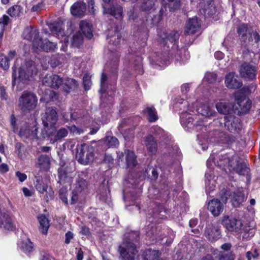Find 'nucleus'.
Listing matches in <instances>:
<instances>
[{
	"label": "nucleus",
	"instance_id": "f257e3e1",
	"mask_svg": "<svg viewBox=\"0 0 260 260\" xmlns=\"http://www.w3.org/2000/svg\"><path fill=\"white\" fill-rule=\"evenodd\" d=\"M194 103L182 99H178L174 106L176 110H179L180 121L186 131L194 130L197 132L207 130V126L196 114Z\"/></svg>",
	"mask_w": 260,
	"mask_h": 260
},
{
	"label": "nucleus",
	"instance_id": "f03ea898",
	"mask_svg": "<svg viewBox=\"0 0 260 260\" xmlns=\"http://www.w3.org/2000/svg\"><path fill=\"white\" fill-rule=\"evenodd\" d=\"M168 212L160 204H156L151 211H149L147 222L149 223L145 226L144 230L147 236L152 241L160 242L164 239L165 232L161 227L156 225V223L158 219L166 218Z\"/></svg>",
	"mask_w": 260,
	"mask_h": 260
},
{
	"label": "nucleus",
	"instance_id": "7ed1b4c3",
	"mask_svg": "<svg viewBox=\"0 0 260 260\" xmlns=\"http://www.w3.org/2000/svg\"><path fill=\"white\" fill-rule=\"evenodd\" d=\"M18 62L19 59H17L13 67L12 84L13 86H17L18 90H21L25 86L27 82L37 73L38 70L32 60L26 61L17 69L16 63Z\"/></svg>",
	"mask_w": 260,
	"mask_h": 260
},
{
	"label": "nucleus",
	"instance_id": "20e7f679",
	"mask_svg": "<svg viewBox=\"0 0 260 260\" xmlns=\"http://www.w3.org/2000/svg\"><path fill=\"white\" fill-rule=\"evenodd\" d=\"M139 239L138 231L125 234L122 245L119 246V251L123 259L135 260L137 257L138 251L134 242L138 241Z\"/></svg>",
	"mask_w": 260,
	"mask_h": 260
},
{
	"label": "nucleus",
	"instance_id": "39448f33",
	"mask_svg": "<svg viewBox=\"0 0 260 260\" xmlns=\"http://www.w3.org/2000/svg\"><path fill=\"white\" fill-rule=\"evenodd\" d=\"M217 165L226 173L233 171L242 175L244 172V164L242 158L235 155L231 157L229 154H221L217 161Z\"/></svg>",
	"mask_w": 260,
	"mask_h": 260
},
{
	"label": "nucleus",
	"instance_id": "423d86ee",
	"mask_svg": "<svg viewBox=\"0 0 260 260\" xmlns=\"http://www.w3.org/2000/svg\"><path fill=\"white\" fill-rule=\"evenodd\" d=\"M42 119L44 125L42 136L44 139L49 137L54 130V126L58 119L56 111L52 107L47 108Z\"/></svg>",
	"mask_w": 260,
	"mask_h": 260
},
{
	"label": "nucleus",
	"instance_id": "0eeeda50",
	"mask_svg": "<svg viewBox=\"0 0 260 260\" xmlns=\"http://www.w3.org/2000/svg\"><path fill=\"white\" fill-rule=\"evenodd\" d=\"M38 104L36 95L30 91L25 90L18 99V107L24 112L34 110Z\"/></svg>",
	"mask_w": 260,
	"mask_h": 260
},
{
	"label": "nucleus",
	"instance_id": "6e6552de",
	"mask_svg": "<svg viewBox=\"0 0 260 260\" xmlns=\"http://www.w3.org/2000/svg\"><path fill=\"white\" fill-rule=\"evenodd\" d=\"M76 157L78 161L86 165L92 162L94 159V149L92 146L82 144L77 148Z\"/></svg>",
	"mask_w": 260,
	"mask_h": 260
},
{
	"label": "nucleus",
	"instance_id": "1a4fd4ad",
	"mask_svg": "<svg viewBox=\"0 0 260 260\" xmlns=\"http://www.w3.org/2000/svg\"><path fill=\"white\" fill-rule=\"evenodd\" d=\"M255 54L253 51L249 50L246 52L245 51V59L246 61H250L251 63H246L245 62V80H253L255 79L257 73V67L254 64L253 57Z\"/></svg>",
	"mask_w": 260,
	"mask_h": 260
},
{
	"label": "nucleus",
	"instance_id": "9d476101",
	"mask_svg": "<svg viewBox=\"0 0 260 260\" xmlns=\"http://www.w3.org/2000/svg\"><path fill=\"white\" fill-rule=\"evenodd\" d=\"M107 77L103 73L101 79V88L100 92L101 95V100L103 103L107 104L111 103L112 101V94L115 90L114 85H110L108 87L107 85Z\"/></svg>",
	"mask_w": 260,
	"mask_h": 260
},
{
	"label": "nucleus",
	"instance_id": "9b49d317",
	"mask_svg": "<svg viewBox=\"0 0 260 260\" xmlns=\"http://www.w3.org/2000/svg\"><path fill=\"white\" fill-rule=\"evenodd\" d=\"M244 65L241 64L240 68V74L239 76L234 72H230L227 74L225 78V84L230 89H236L240 88L242 86L243 82L242 78L244 76L243 70Z\"/></svg>",
	"mask_w": 260,
	"mask_h": 260
},
{
	"label": "nucleus",
	"instance_id": "f8f14e48",
	"mask_svg": "<svg viewBox=\"0 0 260 260\" xmlns=\"http://www.w3.org/2000/svg\"><path fill=\"white\" fill-rule=\"evenodd\" d=\"M158 33V42L160 43L166 45L167 42L169 41L172 43H174L173 47L177 48V46L175 45V42L179 39L180 34L177 31H172L169 34H167L165 30H159Z\"/></svg>",
	"mask_w": 260,
	"mask_h": 260
},
{
	"label": "nucleus",
	"instance_id": "ddd939ff",
	"mask_svg": "<svg viewBox=\"0 0 260 260\" xmlns=\"http://www.w3.org/2000/svg\"><path fill=\"white\" fill-rule=\"evenodd\" d=\"M75 175L74 168L62 166L58 169V177L60 183L72 182Z\"/></svg>",
	"mask_w": 260,
	"mask_h": 260
},
{
	"label": "nucleus",
	"instance_id": "4468645a",
	"mask_svg": "<svg viewBox=\"0 0 260 260\" xmlns=\"http://www.w3.org/2000/svg\"><path fill=\"white\" fill-rule=\"evenodd\" d=\"M221 223L223 226L230 232H238L242 225L240 220L229 216H224Z\"/></svg>",
	"mask_w": 260,
	"mask_h": 260
},
{
	"label": "nucleus",
	"instance_id": "2eb2a0df",
	"mask_svg": "<svg viewBox=\"0 0 260 260\" xmlns=\"http://www.w3.org/2000/svg\"><path fill=\"white\" fill-rule=\"evenodd\" d=\"M205 236L211 242H215L221 237L220 227L217 223L208 224L205 230Z\"/></svg>",
	"mask_w": 260,
	"mask_h": 260
},
{
	"label": "nucleus",
	"instance_id": "dca6fc26",
	"mask_svg": "<svg viewBox=\"0 0 260 260\" xmlns=\"http://www.w3.org/2000/svg\"><path fill=\"white\" fill-rule=\"evenodd\" d=\"M64 80L60 76L55 74H47L43 79V85L54 89H58L62 86Z\"/></svg>",
	"mask_w": 260,
	"mask_h": 260
},
{
	"label": "nucleus",
	"instance_id": "f3484780",
	"mask_svg": "<svg viewBox=\"0 0 260 260\" xmlns=\"http://www.w3.org/2000/svg\"><path fill=\"white\" fill-rule=\"evenodd\" d=\"M224 126L232 133H238L241 128V124L238 118L233 115L224 116Z\"/></svg>",
	"mask_w": 260,
	"mask_h": 260
},
{
	"label": "nucleus",
	"instance_id": "a211bd4d",
	"mask_svg": "<svg viewBox=\"0 0 260 260\" xmlns=\"http://www.w3.org/2000/svg\"><path fill=\"white\" fill-rule=\"evenodd\" d=\"M201 27V21L197 17L194 16L188 19L186 24L185 34L190 35L198 32Z\"/></svg>",
	"mask_w": 260,
	"mask_h": 260
},
{
	"label": "nucleus",
	"instance_id": "6ab92c4d",
	"mask_svg": "<svg viewBox=\"0 0 260 260\" xmlns=\"http://www.w3.org/2000/svg\"><path fill=\"white\" fill-rule=\"evenodd\" d=\"M151 63L164 68L170 63L169 57L164 53H154L149 57Z\"/></svg>",
	"mask_w": 260,
	"mask_h": 260
},
{
	"label": "nucleus",
	"instance_id": "aec40b11",
	"mask_svg": "<svg viewBox=\"0 0 260 260\" xmlns=\"http://www.w3.org/2000/svg\"><path fill=\"white\" fill-rule=\"evenodd\" d=\"M41 42H38L35 41L34 43V49L36 52L41 50L46 52L54 51L56 48V44L55 43L45 40H43L41 39Z\"/></svg>",
	"mask_w": 260,
	"mask_h": 260
},
{
	"label": "nucleus",
	"instance_id": "412c9836",
	"mask_svg": "<svg viewBox=\"0 0 260 260\" xmlns=\"http://www.w3.org/2000/svg\"><path fill=\"white\" fill-rule=\"evenodd\" d=\"M141 189L139 188V191L135 192L134 191L128 192L126 189L123 191V199L125 202H130L129 206H135L138 210L140 209V206L137 201L139 199Z\"/></svg>",
	"mask_w": 260,
	"mask_h": 260
},
{
	"label": "nucleus",
	"instance_id": "4be33fe9",
	"mask_svg": "<svg viewBox=\"0 0 260 260\" xmlns=\"http://www.w3.org/2000/svg\"><path fill=\"white\" fill-rule=\"evenodd\" d=\"M38 128L36 125L31 126L25 125L22 127L19 132V136L23 140L30 139H38L37 136Z\"/></svg>",
	"mask_w": 260,
	"mask_h": 260
},
{
	"label": "nucleus",
	"instance_id": "5701e85b",
	"mask_svg": "<svg viewBox=\"0 0 260 260\" xmlns=\"http://www.w3.org/2000/svg\"><path fill=\"white\" fill-rule=\"evenodd\" d=\"M199 7L200 13L205 16L207 15L210 17L212 16L216 11L214 2L212 0L207 1L206 2L204 1L201 2L199 3Z\"/></svg>",
	"mask_w": 260,
	"mask_h": 260
},
{
	"label": "nucleus",
	"instance_id": "b1692460",
	"mask_svg": "<svg viewBox=\"0 0 260 260\" xmlns=\"http://www.w3.org/2000/svg\"><path fill=\"white\" fill-rule=\"evenodd\" d=\"M170 192L167 190L164 191H160L158 188L151 187L148 189V197L150 199H156L161 201H166L169 198Z\"/></svg>",
	"mask_w": 260,
	"mask_h": 260
},
{
	"label": "nucleus",
	"instance_id": "393cba45",
	"mask_svg": "<svg viewBox=\"0 0 260 260\" xmlns=\"http://www.w3.org/2000/svg\"><path fill=\"white\" fill-rule=\"evenodd\" d=\"M0 228L7 231L15 229L14 219L12 216L7 213H4L0 216Z\"/></svg>",
	"mask_w": 260,
	"mask_h": 260
},
{
	"label": "nucleus",
	"instance_id": "a878e982",
	"mask_svg": "<svg viewBox=\"0 0 260 260\" xmlns=\"http://www.w3.org/2000/svg\"><path fill=\"white\" fill-rule=\"evenodd\" d=\"M205 177L206 192L207 194L210 195L216 187V181L214 179L215 176L212 171L210 170L209 172L206 173Z\"/></svg>",
	"mask_w": 260,
	"mask_h": 260
},
{
	"label": "nucleus",
	"instance_id": "bb28decb",
	"mask_svg": "<svg viewBox=\"0 0 260 260\" xmlns=\"http://www.w3.org/2000/svg\"><path fill=\"white\" fill-rule=\"evenodd\" d=\"M131 120L129 119H123L119 123L118 128L119 132L126 138H129L133 136L134 129L133 127L126 128L128 126Z\"/></svg>",
	"mask_w": 260,
	"mask_h": 260
},
{
	"label": "nucleus",
	"instance_id": "cd10ccee",
	"mask_svg": "<svg viewBox=\"0 0 260 260\" xmlns=\"http://www.w3.org/2000/svg\"><path fill=\"white\" fill-rule=\"evenodd\" d=\"M208 210L214 216H219L223 210V205L218 199H213L208 203Z\"/></svg>",
	"mask_w": 260,
	"mask_h": 260
},
{
	"label": "nucleus",
	"instance_id": "c85d7f7f",
	"mask_svg": "<svg viewBox=\"0 0 260 260\" xmlns=\"http://www.w3.org/2000/svg\"><path fill=\"white\" fill-rule=\"evenodd\" d=\"M87 173L85 171L78 172L76 178V182L74 189L81 192L87 187V183L86 181Z\"/></svg>",
	"mask_w": 260,
	"mask_h": 260
},
{
	"label": "nucleus",
	"instance_id": "c756f323",
	"mask_svg": "<svg viewBox=\"0 0 260 260\" xmlns=\"http://www.w3.org/2000/svg\"><path fill=\"white\" fill-rule=\"evenodd\" d=\"M150 132L155 136L156 139H158L161 142L165 143H167L171 139L168 133L157 125L151 127Z\"/></svg>",
	"mask_w": 260,
	"mask_h": 260
},
{
	"label": "nucleus",
	"instance_id": "7c9ffc66",
	"mask_svg": "<svg viewBox=\"0 0 260 260\" xmlns=\"http://www.w3.org/2000/svg\"><path fill=\"white\" fill-rule=\"evenodd\" d=\"M36 167L41 171H47L50 167V157L46 154H42L37 159Z\"/></svg>",
	"mask_w": 260,
	"mask_h": 260
},
{
	"label": "nucleus",
	"instance_id": "2f4dec72",
	"mask_svg": "<svg viewBox=\"0 0 260 260\" xmlns=\"http://www.w3.org/2000/svg\"><path fill=\"white\" fill-rule=\"evenodd\" d=\"M23 37L24 39L32 41V45L35 41L41 42V39L39 38V32L38 30L31 27H26L23 32Z\"/></svg>",
	"mask_w": 260,
	"mask_h": 260
},
{
	"label": "nucleus",
	"instance_id": "473e14b6",
	"mask_svg": "<svg viewBox=\"0 0 260 260\" xmlns=\"http://www.w3.org/2000/svg\"><path fill=\"white\" fill-rule=\"evenodd\" d=\"M107 40H110L109 42L115 45L119 44L121 39V35L119 33V28L117 26L114 28L109 29L107 35Z\"/></svg>",
	"mask_w": 260,
	"mask_h": 260
},
{
	"label": "nucleus",
	"instance_id": "72a5a7b5",
	"mask_svg": "<svg viewBox=\"0 0 260 260\" xmlns=\"http://www.w3.org/2000/svg\"><path fill=\"white\" fill-rule=\"evenodd\" d=\"M86 9V6L85 3L83 2H78L75 3L71 8V14L76 16H83Z\"/></svg>",
	"mask_w": 260,
	"mask_h": 260
},
{
	"label": "nucleus",
	"instance_id": "f704fd0d",
	"mask_svg": "<svg viewBox=\"0 0 260 260\" xmlns=\"http://www.w3.org/2000/svg\"><path fill=\"white\" fill-rule=\"evenodd\" d=\"M104 13L109 14L114 17L116 19L121 20L123 18V9L120 5L113 6L110 9H106L103 6Z\"/></svg>",
	"mask_w": 260,
	"mask_h": 260
},
{
	"label": "nucleus",
	"instance_id": "c9c22d12",
	"mask_svg": "<svg viewBox=\"0 0 260 260\" xmlns=\"http://www.w3.org/2000/svg\"><path fill=\"white\" fill-rule=\"evenodd\" d=\"M196 111L198 114L208 117L213 116L216 114L214 109L211 107L207 103L201 105L200 107L197 109Z\"/></svg>",
	"mask_w": 260,
	"mask_h": 260
},
{
	"label": "nucleus",
	"instance_id": "e433bc0d",
	"mask_svg": "<svg viewBox=\"0 0 260 260\" xmlns=\"http://www.w3.org/2000/svg\"><path fill=\"white\" fill-rule=\"evenodd\" d=\"M232 204L235 207H239L244 202V193L242 188L238 189L233 192L231 197Z\"/></svg>",
	"mask_w": 260,
	"mask_h": 260
},
{
	"label": "nucleus",
	"instance_id": "4c0bfd02",
	"mask_svg": "<svg viewBox=\"0 0 260 260\" xmlns=\"http://www.w3.org/2000/svg\"><path fill=\"white\" fill-rule=\"evenodd\" d=\"M36 189L41 193H44L46 192L48 195L46 196V199L48 200L49 198H52L53 196L54 192L52 188L48 189V185L45 184L42 181L38 180L35 185Z\"/></svg>",
	"mask_w": 260,
	"mask_h": 260
},
{
	"label": "nucleus",
	"instance_id": "58836bf2",
	"mask_svg": "<svg viewBox=\"0 0 260 260\" xmlns=\"http://www.w3.org/2000/svg\"><path fill=\"white\" fill-rule=\"evenodd\" d=\"M125 161L127 168H133L135 167L137 164V156L135 153L131 150H125Z\"/></svg>",
	"mask_w": 260,
	"mask_h": 260
},
{
	"label": "nucleus",
	"instance_id": "ea45409f",
	"mask_svg": "<svg viewBox=\"0 0 260 260\" xmlns=\"http://www.w3.org/2000/svg\"><path fill=\"white\" fill-rule=\"evenodd\" d=\"M145 144L147 150L150 154H155L157 151V144L152 135L147 136L145 140Z\"/></svg>",
	"mask_w": 260,
	"mask_h": 260
},
{
	"label": "nucleus",
	"instance_id": "a19ab883",
	"mask_svg": "<svg viewBox=\"0 0 260 260\" xmlns=\"http://www.w3.org/2000/svg\"><path fill=\"white\" fill-rule=\"evenodd\" d=\"M127 15L128 21L134 25L138 26L139 24L143 23V21H142L137 10L134 7L128 12Z\"/></svg>",
	"mask_w": 260,
	"mask_h": 260
},
{
	"label": "nucleus",
	"instance_id": "79ce46f5",
	"mask_svg": "<svg viewBox=\"0 0 260 260\" xmlns=\"http://www.w3.org/2000/svg\"><path fill=\"white\" fill-rule=\"evenodd\" d=\"M148 176V178H150L151 180H155L158 176V174L156 170L153 167H149V166L146 168L144 172L141 173V175L139 176V180H141L145 179Z\"/></svg>",
	"mask_w": 260,
	"mask_h": 260
},
{
	"label": "nucleus",
	"instance_id": "37998d69",
	"mask_svg": "<svg viewBox=\"0 0 260 260\" xmlns=\"http://www.w3.org/2000/svg\"><path fill=\"white\" fill-rule=\"evenodd\" d=\"M80 28L83 35L90 39L93 37L92 25L85 20H82L80 23Z\"/></svg>",
	"mask_w": 260,
	"mask_h": 260
},
{
	"label": "nucleus",
	"instance_id": "c03bdc74",
	"mask_svg": "<svg viewBox=\"0 0 260 260\" xmlns=\"http://www.w3.org/2000/svg\"><path fill=\"white\" fill-rule=\"evenodd\" d=\"M248 34V39L249 41L254 40L255 43H257L260 41V36L253 28L245 24V37H247Z\"/></svg>",
	"mask_w": 260,
	"mask_h": 260
},
{
	"label": "nucleus",
	"instance_id": "a18cd8bd",
	"mask_svg": "<svg viewBox=\"0 0 260 260\" xmlns=\"http://www.w3.org/2000/svg\"><path fill=\"white\" fill-rule=\"evenodd\" d=\"M216 108L218 112L225 115H230L232 110V106L229 103L219 102L216 104Z\"/></svg>",
	"mask_w": 260,
	"mask_h": 260
},
{
	"label": "nucleus",
	"instance_id": "49530a36",
	"mask_svg": "<svg viewBox=\"0 0 260 260\" xmlns=\"http://www.w3.org/2000/svg\"><path fill=\"white\" fill-rule=\"evenodd\" d=\"M18 246L20 249L26 253H28L33 249V244L28 239L19 241Z\"/></svg>",
	"mask_w": 260,
	"mask_h": 260
},
{
	"label": "nucleus",
	"instance_id": "de8ad7c7",
	"mask_svg": "<svg viewBox=\"0 0 260 260\" xmlns=\"http://www.w3.org/2000/svg\"><path fill=\"white\" fill-rule=\"evenodd\" d=\"M38 219L40 223V229L43 234H46L50 225L48 218L44 215L41 214L38 216Z\"/></svg>",
	"mask_w": 260,
	"mask_h": 260
},
{
	"label": "nucleus",
	"instance_id": "09e8293b",
	"mask_svg": "<svg viewBox=\"0 0 260 260\" xmlns=\"http://www.w3.org/2000/svg\"><path fill=\"white\" fill-rule=\"evenodd\" d=\"M77 86L78 83L75 79L68 78L63 83L62 89L67 93H69L71 90L75 89Z\"/></svg>",
	"mask_w": 260,
	"mask_h": 260
},
{
	"label": "nucleus",
	"instance_id": "8fccbe9b",
	"mask_svg": "<svg viewBox=\"0 0 260 260\" xmlns=\"http://www.w3.org/2000/svg\"><path fill=\"white\" fill-rule=\"evenodd\" d=\"M144 111L147 114V119L149 122H153L158 119L157 111L153 106L147 107Z\"/></svg>",
	"mask_w": 260,
	"mask_h": 260
},
{
	"label": "nucleus",
	"instance_id": "3c124183",
	"mask_svg": "<svg viewBox=\"0 0 260 260\" xmlns=\"http://www.w3.org/2000/svg\"><path fill=\"white\" fill-rule=\"evenodd\" d=\"M49 28L57 37L60 36L62 37L65 36L64 30L62 29V24L60 22H54L50 24Z\"/></svg>",
	"mask_w": 260,
	"mask_h": 260
},
{
	"label": "nucleus",
	"instance_id": "603ef678",
	"mask_svg": "<svg viewBox=\"0 0 260 260\" xmlns=\"http://www.w3.org/2000/svg\"><path fill=\"white\" fill-rule=\"evenodd\" d=\"M22 7L18 5H14L10 7L7 11L8 14L12 17H17L23 13Z\"/></svg>",
	"mask_w": 260,
	"mask_h": 260
},
{
	"label": "nucleus",
	"instance_id": "864d4df0",
	"mask_svg": "<svg viewBox=\"0 0 260 260\" xmlns=\"http://www.w3.org/2000/svg\"><path fill=\"white\" fill-rule=\"evenodd\" d=\"M159 255L160 253L158 250L148 249L144 252L143 256L145 260H154L157 258Z\"/></svg>",
	"mask_w": 260,
	"mask_h": 260
},
{
	"label": "nucleus",
	"instance_id": "5fc2aeb1",
	"mask_svg": "<svg viewBox=\"0 0 260 260\" xmlns=\"http://www.w3.org/2000/svg\"><path fill=\"white\" fill-rule=\"evenodd\" d=\"M105 144L109 148L117 147L119 145L118 140L114 136H107L104 140Z\"/></svg>",
	"mask_w": 260,
	"mask_h": 260
},
{
	"label": "nucleus",
	"instance_id": "6e6d98bb",
	"mask_svg": "<svg viewBox=\"0 0 260 260\" xmlns=\"http://www.w3.org/2000/svg\"><path fill=\"white\" fill-rule=\"evenodd\" d=\"M168 3H164L163 5L166 9L167 7L170 11H173L179 8L180 0H167Z\"/></svg>",
	"mask_w": 260,
	"mask_h": 260
},
{
	"label": "nucleus",
	"instance_id": "4d7b16f0",
	"mask_svg": "<svg viewBox=\"0 0 260 260\" xmlns=\"http://www.w3.org/2000/svg\"><path fill=\"white\" fill-rule=\"evenodd\" d=\"M188 51H186L184 48L178 50L177 55H175L176 59L183 63L188 59Z\"/></svg>",
	"mask_w": 260,
	"mask_h": 260
},
{
	"label": "nucleus",
	"instance_id": "13d9d810",
	"mask_svg": "<svg viewBox=\"0 0 260 260\" xmlns=\"http://www.w3.org/2000/svg\"><path fill=\"white\" fill-rule=\"evenodd\" d=\"M235 102L238 104L241 110H242L244 105L243 101H244V89L242 88L240 90L237 91L235 93Z\"/></svg>",
	"mask_w": 260,
	"mask_h": 260
},
{
	"label": "nucleus",
	"instance_id": "bf43d9fd",
	"mask_svg": "<svg viewBox=\"0 0 260 260\" xmlns=\"http://www.w3.org/2000/svg\"><path fill=\"white\" fill-rule=\"evenodd\" d=\"M83 43V36L81 32L76 33L73 37L72 46L74 47H79Z\"/></svg>",
	"mask_w": 260,
	"mask_h": 260
},
{
	"label": "nucleus",
	"instance_id": "052dcab7",
	"mask_svg": "<svg viewBox=\"0 0 260 260\" xmlns=\"http://www.w3.org/2000/svg\"><path fill=\"white\" fill-rule=\"evenodd\" d=\"M142 57L141 56H138L136 57V59L134 60V62L133 63V67L136 70V73L137 74L141 75L143 73L142 70Z\"/></svg>",
	"mask_w": 260,
	"mask_h": 260
},
{
	"label": "nucleus",
	"instance_id": "680f3d73",
	"mask_svg": "<svg viewBox=\"0 0 260 260\" xmlns=\"http://www.w3.org/2000/svg\"><path fill=\"white\" fill-rule=\"evenodd\" d=\"M68 134V129L64 128L62 127L59 129L54 136V138L53 140V142L59 140L66 137L67 136Z\"/></svg>",
	"mask_w": 260,
	"mask_h": 260
},
{
	"label": "nucleus",
	"instance_id": "e2e57ef3",
	"mask_svg": "<svg viewBox=\"0 0 260 260\" xmlns=\"http://www.w3.org/2000/svg\"><path fill=\"white\" fill-rule=\"evenodd\" d=\"M217 133L219 136V139L217 140L218 144L222 145L229 143V138L225 133L222 132H217Z\"/></svg>",
	"mask_w": 260,
	"mask_h": 260
},
{
	"label": "nucleus",
	"instance_id": "0e129e2a",
	"mask_svg": "<svg viewBox=\"0 0 260 260\" xmlns=\"http://www.w3.org/2000/svg\"><path fill=\"white\" fill-rule=\"evenodd\" d=\"M234 254L232 251H227L221 253L219 260H234Z\"/></svg>",
	"mask_w": 260,
	"mask_h": 260
},
{
	"label": "nucleus",
	"instance_id": "69168bd1",
	"mask_svg": "<svg viewBox=\"0 0 260 260\" xmlns=\"http://www.w3.org/2000/svg\"><path fill=\"white\" fill-rule=\"evenodd\" d=\"M220 199L221 201L224 204H225L228 199L230 198L231 196L230 191L227 190L226 189H223L220 192Z\"/></svg>",
	"mask_w": 260,
	"mask_h": 260
},
{
	"label": "nucleus",
	"instance_id": "338daca9",
	"mask_svg": "<svg viewBox=\"0 0 260 260\" xmlns=\"http://www.w3.org/2000/svg\"><path fill=\"white\" fill-rule=\"evenodd\" d=\"M67 187H62L59 189V196L61 201L65 203L66 204H68V198L67 196Z\"/></svg>",
	"mask_w": 260,
	"mask_h": 260
},
{
	"label": "nucleus",
	"instance_id": "774afa93",
	"mask_svg": "<svg viewBox=\"0 0 260 260\" xmlns=\"http://www.w3.org/2000/svg\"><path fill=\"white\" fill-rule=\"evenodd\" d=\"M83 82L85 89L86 90H89L91 85L90 76L88 74L84 75L83 77Z\"/></svg>",
	"mask_w": 260,
	"mask_h": 260
}]
</instances>
